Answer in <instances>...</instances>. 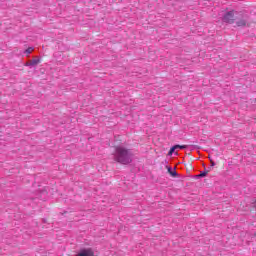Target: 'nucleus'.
<instances>
[{
	"mask_svg": "<svg viewBox=\"0 0 256 256\" xmlns=\"http://www.w3.org/2000/svg\"><path fill=\"white\" fill-rule=\"evenodd\" d=\"M114 159L122 165H129L133 161V153L124 146H117L114 152Z\"/></svg>",
	"mask_w": 256,
	"mask_h": 256,
	"instance_id": "obj_1",
	"label": "nucleus"
},
{
	"mask_svg": "<svg viewBox=\"0 0 256 256\" xmlns=\"http://www.w3.org/2000/svg\"><path fill=\"white\" fill-rule=\"evenodd\" d=\"M223 21H224V23H230V24L234 23V21H235V12L233 10L227 12L223 17Z\"/></svg>",
	"mask_w": 256,
	"mask_h": 256,
	"instance_id": "obj_2",
	"label": "nucleus"
},
{
	"mask_svg": "<svg viewBox=\"0 0 256 256\" xmlns=\"http://www.w3.org/2000/svg\"><path fill=\"white\" fill-rule=\"evenodd\" d=\"M78 256H95V253L92 249H84L78 253Z\"/></svg>",
	"mask_w": 256,
	"mask_h": 256,
	"instance_id": "obj_3",
	"label": "nucleus"
},
{
	"mask_svg": "<svg viewBox=\"0 0 256 256\" xmlns=\"http://www.w3.org/2000/svg\"><path fill=\"white\" fill-rule=\"evenodd\" d=\"M39 63H41L40 59H33V60L30 61V65L32 67H35V65H39Z\"/></svg>",
	"mask_w": 256,
	"mask_h": 256,
	"instance_id": "obj_4",
	"label": "nucleus"
},
{
	"mask_svg": "<svg viewBox=\"0 0 256 256\" xmlns=\"http://www.w3.org/2000/svg\"><path fill=\"white\" fill-rule=\"evenodd\" d=\"M168 172L170 173V175L172 177H177V172L176 171H172L171 168H168Z\"/></svg>",
	"mask_w": 256,
	"mask_h": 256,
	"instance_id": "obj_5",
	"label": "nucleus"
},
{
	"mask_svg": "<svg viewBox=\"0 0 256 256\" xmlns=\"http://www.w3.org/2000/svg\"><path fill=\"white\" fill-rule=\"evenodd\" d=\"M25 53H26L27 55H31V53H33V47L27 48V49L25 50Z\"/></svg>",
	"mask_w": 256,
	"mask_h": 256,
	"instance_id": "obj_6",
	"label": "nucleus"
},
{
	"mask_svg": "<svg viewBox=\"0 0 256 256\" xmlns=\"http://www.w3.org/2000/svg\"><path fill=\"white\" fill-rule=\"evenodd\" d=\"M187 145H175L174 149H185Z\"/></svg>",
	"mask_w": 256,
	"mask_h": 256,
	"instance_id": "obj_7",
	"label": "nucleus"
},
{
	"mask_svg": "<svg viewBox=\"0 0 256 256\" xmlns=\"http://www.w3.org/2000/svg\"><path fill=\"white\" fill-rule=\"evenodd\" d=\"M237 25H238V27H244L245 20H241V21L237 22Z\"/></svg>",
	"mask_w": 256,
	"mask_h": 256,
	"instance_id": "obj_8",
	"label": "nucleus"
},
{
	"mask_svg": "<svg viewBox=\"0 0 256 256\" xmlns=\"http://www.w3.org/2000/svg\"><path fill=\"white\" fill-rule=\"evenodd\" d=\"M175 150H176V149H175V146H173V147L170 149L169 154H170V155H173V153L175 152Z\"/></svg>",
	"mask_w": 256,
	"mask_h": 256,
	"instance_id": "obj_9",
	"label": "nucleus"
},
{
	"mask_svg": "<svg viewBox=\"0 0 256 256\" xmlns=\"http://www.w3.org/2000/svg\"><path fill=\"white\" fill-rule=\"evenodd\" d=\"M207 176V172H202L201 174H200V177H206Z\"/></svg>",
	"mask_w": 256,
	"mask_h": 256,
	"instance_id": "obj_10",
	"label": "nucleus"
},
{
	"mask_svg": "<svg viewBox=\"0 0 256 256\" xmlns=\"http://www.w3.org/2000/svg\"><path fill=\"white\" fill-rule=\"evenodd\" d=\"M25 66H26V67H32V66H31V62H27V63L25 64Z\"/></svg>",
	"mask_w": 256,
	"mask_h": 256,
	"instance_id": "obj_11",
	"label": "nucleus"
},
{
	"mask_svg": "<svg viewBox=\"0 0 256 256\" xmlns=\"http://www.w3.org/2000/svg\"><path fill=\"white\" fill-rule=\"evenodd\" d=\"M41 195H45V191H42V192H41Z\"/></svg>",
	"mask_w": 256,
	"mask_h": 256,
	"instance_id": "obj_12",
	"label": "nucleus"
},
{
	"mask_svg": "<svg viewBox=\"0 0 256 256\" xmlns=\"http://www.w3.org/2000/svg\"><path fill=\"white\" fill-rule=\"evenodd\" d=\"M212 165H215V162L211 161Z\"/></svg>",
	"mask_w": 256,
	"mask_h": 256,
	"instance_id": "obj_13",
	"label": "nucleus"
}]
</instances>
